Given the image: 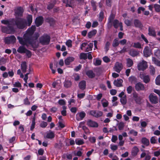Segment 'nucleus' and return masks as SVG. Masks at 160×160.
Instances as JSON below:
<instances>
[{"label":"nucleus","instance_id":"obj_1","mask_svg":"<svg viewBox=\"0 0 160 160\" xmlns=\"http://www.w3.org/2000/svg\"><path fill=\"white\" fill-rule=\"evenodd\" d=\"M2 23L8 25L5 26H1V31L5 33L12 34L15 32V30L12 25H15L19 29H24L27 26V22L22 18H10L8 20H2L1 21Z\"/></svg>","mask_w":160,"mask_h":160},{"label":"nucleus","instance_id":"obj_2","mask_svg":"<svg viewBox=\"0 0 160 160\" xmlns=\"http://www.w3.org/2000/svg\"><path fill=\"white\" fill-rule=\"evenodd\" d=\"M36 29V26L32 25L27 29L26 32L24 34L23 38L18 37L17 38L19 43L22 45H26L27 46H28V44H29L34 48H38V44L37 40L39 36L38 35H33Z\"/></svg>","mask_w":160,"mask_h":160},{"label":"nucleus","instance_id":"obj_3","mask_svg":"<svg viewBox=\"0 0 160 160\" xmlns=\"http://www.w3.org/2000/svg\"><path fill=\"white\" fill-rule=\"evenodd\" d=\"M50 36L47 34H44L39 38V42L42 45H48L50 41Z\"/></svg>","mask_w":160,"mask_h":160},{"label":"nucleus","instance_id":"obj_4","mask_svg":"<svg viewBox=\"0 0 160 160\" xmlns=\"http://www.w3.org/2000/svg\"><path fill=\"white\" fill-rule=\"evenodd\" d=\"M14 15L16 17H22L23 16L24 10L21 6H18L14 10Z\"/></svg>","mask_w":160,"mask_h":160},{"label":"nucleus","instance_id":"obj_5","mask_svg":"<svg viewBox=\"0 0 160 160\" xmlns=\"http://www.w3.org/2000/svg\"><path fill=\"white\" fill-rule=\"evenodd\" d=\"M148 66L147 62L143 60L138 63V68L139 71H144L147 68Z\"/></svg>","mask_w":160,"mask_h":160},{"label":"nucleus","instance_id":"obj_6","mask_svg":"<svg viewBox=\"0 0 160 160\" xmlns=\"http://www.w3.org/2000/svg\"><path fill=\"white\" fill-rule=\"evenodd\" d=\"M90 114L96 118H99L102 115L103 113L100 111L92 110L90 112Z\"/></svg>","mask_w":160,"mask_h":160},{"label":"nucleus","instance_id":"obj_7","mask_svg":"<svg viewBox=\"0 0 160 160\" xmlns=\"http://www.w3.org/2000/svg\"><path fill=\"white\" fill-rule=\"evenodd\" d=\"M44 18L42 16H39L36 18L35 21V24L37 27L41 26L43 23Z\"/></svg>","mask_w":160,"mask_h":160},{"label":"nucleus","instance_id":"obj_8","mask_svg":"<svg viewBox=\"0 0 160 160\" xmlns=\"http://www.w3.org/2000/svg\"><path fill=\"white\" fill-rule=\"evenodd\" d=\"M149 98L152 104H156L158 102V97L154 93L150 94L149 95Z\"/></svg>","mask_w":160,"mask_h":160},{"label":"nucleus","instance_id":"obj_9","mask_svg":"<svg viewBox=\"0 0 160 160\" xmlns=\"http://www.w3.org/2000/svg\"><path fill=\"white\" fill-rule=\"evenodd\" d=\"M135 90L137 91H144L145 90L144 84L140 82H137L135 84Z\"/></svg>","mask_w":160,"mask_h":160},{"label":"nucleus","instance_id":"obj_10","mask_svg":"<svg viewBox=\"0 0 160 160\" xmlns=\"http://www.w3.org/2000/svg\"><path fill=\"white\" fill-rule=\"evenodd\" d=\"M5 41V43L8 44L14 43L16 42V38L14 35H12L10 37H6Z\"/></svg>","mask_w":160,"mask_h":160},{"label":"nucleus","instance_id":"obj_11","mask_svg":"<svg viewBox=\"0 0 160 160\" xmlns=\"http://www.w3.org/2000/svg\"><path fill=\"white\" fill-rule=\"evenodd\" d=\"M139 77L143 80V82L145 83H148L150 80L149 76L148 75H145L144 73L140 74Z\"/></svg>","mask_w":160,"mask_h":160},{"label":"nucleus","instance_id":"obj_12","mask_svg":"<svg viewBox=\"0 0 160 160\" xmlns=\"http://www.w3.org/2000/svg\"><path fill=\"white\" fill-rule=\"evenodd\" d=\"M86 115V113L84 111L78 112L76 115V118L77 121L82 120Z\"/></svg>","mask_w":160,"mask_h":160},{"label":"nucleus","instance_id":"obj_13","mask_svg":"<svg viewBox=\"0 0 160 160\" xmlns=\"http://www.w3.org/2000/svg\"><path fill=\"white\" fill-rule=\"evenodd\" d=\"M152 50L148 46L146 47L143 50V54L146 57H148L152 54Z\"/></svg>","mask_w":160,"mask_h":160},{"label":"nucleus","instance_id":"obj_14","mask_svg":"<svg viewBox=\"0 0 160 160\" xmlns=\"http://www.w3.org/2000/svg\"><path fill=\"white\" fill-rule=\"evenodd\" d=\"M115 18V15L114 14L111 13L108 19V28H110L112 26V22L114 20Z\"/></svg>","mask_w":160,"mask_h":160},{"label":"nucleus","instance_id":"obj_15","mask_svg":"<svg viewBox=\"0 0 160 160\" xmlns=\"http://www.w3.org/2000/svg\"><path fill=\"white\" fill-rule=\"evenodd\" d=\"M148 35L150 36L155 37L156 36L155 28L153 27L149 26L148 28Z\"/></svg>","mask_w":160,"mask_h":160},{"label":"nucleus","instance_id":"obj_16","mask_svg":"<svg viewBox=\"0 0 160 160\" xmlns=\"http://www.w3.org/2000/svg\"><path fill=\"white\" fill-rule=\"evenodd\" d=\"M87 125L90 127L97 128L98 127V124L96 122L91 120H89L87 122Z\"/></svg>","mask_w":160,"mask_h":160},{"label":"nucleus","instance_id":"obj_17","mask_svg":"<svg viewBox=\"0 0 160 160\" xmlns=\"http://www.w3.org/2000/svg\"><path fill=\"white\" fill-rule=\"evenodd\" d=\"M134 24L136 28H141L143 27V25L141 22L138 19H135L134 20Z\"/></svg>","mask_w":160,"mask_h":160},{"label":"nucleus","instance_id":"obj_18","mask_svg":"<svg viewBox=\"0 0 160 160\" xmlns=\"http://www.w3.org/2000/svg\"><path fill=\"white\" fill-rule=\"evenodd\" d=\"M75 58L72 57H67L64 60L65 63L66 65H69L70 63L73 62Z\"/></svg>","mask_w":160,"mask_h":160},{"label":"nucleus","instance_id":"obj_19","mask_svg":"<svg viewBox=\"0 0 160 160\" xmlns=\"http://www.w3.org/2000/svg\"><path fill=\"white\" fill-rule=\"evenodd\" d=\"M139 149L137 146H134L132 149L131 151V155L133 157L136 156L138 152Z\"/></svg>","mask_w":160,"mask_h":160},{"label":"nucleus","instance_id":"obj_20","mask_svg":"<svg viewBox=\"0 0 160 160\" xmlns=\"http://www.w3.org/2000/svg\"><path fill=\"white\" fill-rule=\"evenodd\" d=\"M79 88L82 90L85 89L86 87V82L85 80H82L80 81L78 84Z\"/></svg>","mask_w":160,"mask_h":160},{"label":"nucleus","instance_id":"obj_21","mask_svg":"<svg viewBox=\"0 0 160 160\" xmlns=\"http://www.w3.org/2000/svg\"><path fill=\"white\" fill-rule=\"evenodd\" d=\"M86 75L90 78H94L95 76V74L92 70H88L86 72Z\"/></svg>","mask_w":160,"mask_h":160},{"label":"nucleus","instance_id":"obj_22","mask_svg":"<svg viewBox=\"0 0 160 160\" xmlns=\"http://www.w3.org/2000/svg\"><path fill=\"white\" fill-rule=\"evenodd\" d=\"M24 46L26 45H22V46H19L17 49V52L20 53H25L26 52V50H27V49L24 47Z\"/></svg>","mask_w":160,"mask_h":160},{"label":"nucleus","instance_id":"obj_23","mask_svg":"<svg viewBox=\"0 0 160 160\" xmlns=\"http://www.w3.org/2000/svg\"><path fill=\"white\" fill-rule=\"evenodd\" d=\"M21 69L23 73H25L27 71V62L25 61L22 62L21 65Z\"/></svg>","mask_w":160,"mask_h":160},{"label":"nucleus","instance_id":"obj_24","mask_svg":"<svg viewBox=\"0 0 160 160\" xmlns=\"http://www.w3.org/2000/svg\"><path fill=\"white\" fill-rule=\"evenodd\" d=\"M27 25L29 26L31 25L32 21V16L31 15H28L27 17Z\"/></svg>","mask_w":160,"mask_h":160},{"label":"nucleus","instance_id":"obj_25","mask_svg":"<svg viewBox=\"0 0 160 160\" xmlns=\"http://www.w3.org/2000/svg\"><path fill=\"white\" fill-rule=\"evenodd\" d=\"M141 142L142 144L146 146H149L150 143L149 140L145 137L142 138Z\"/></svg>","mask_w":160,"mask_h":160},{"label":"nucleus","instance_id":"obj_26","mask_svg":"<svg viewBox=\"0 0 160 160\" xmlns=\"http://www.w3.org/2000/svg\"><path fill=\"white\" fill-rule=\"evenodd\" d=\"M55 137V134L52 131H50L48 132L47 133L46 138L48 139H52Z\"/></svg>","mask_w":160,"mask_h":160},{"label":"nucleus","instance_id":"obj_27","mask_svg":"<svg viewBox=\"0 0 160 160\" xmlns=\"http://www.w3.org/2000/svg\"><path fill=\"white\" fill-rule=\"evenodd\" d=\"M129 81L131 83L136 84L138 82L137 78L134 76H131L129 77Z\"/></svg>","mask_w":160,"mask_h":160},{"label":"nucleus","instance_id":"obj_28","mask_svg":"<svg viewBox=\"0 0 160 160\" xmlns=\"http://www.w3.org/2000/svg\"><path fill=\"white\" fill-rule=\"evenodd\" d=\"M72 85V82L70 81L65 80L64 82V86L66 88H70Z\"/></svg>","mask_w":160,"mask_h":160},{"label":"nucleus","instance_id":"obj_29","mask_svg":"<svg viewBox=\"0 0 160 160\" xmlns=\"http://www.w3.org/2000/svg\"><path fill=\"white\" fill-rule=\"evenodd\" d=\"M97 32V31L96 29H93L89 32L88 33V36L89 38H91L92 37L96 35Z\"/></svg>","mask_w":160,"mask_h":160},{"label":"nucleus","instance_id":"obj_30","mask_svg":"<svg viewBox=\"0 0 160 160\" xmlns=\"http://www.w3.org/2000/svg\"><path fill=\"white\" fill-rule=\"evenodd\" d=\"M114 70L117 72H120V64L118 62H117L114 67Z\"/></svg>","mask_w":160,"mask_h":160},{"label":"nucleus","instance_id":"obj_31","mask_svg":"<svg viewBox=\"0 0 160 160\" xmlns=\"http://www.w3.org/2000/svg\"><path fill=\"white\" fill-rule=\"evenodd\" d=\"M87 53L82 52L80 54L79 58L80 59L86 60L87 58Z\"/></svg>","mask_w":160,"mask_h":160},{"label":"nucleus","instance_id":"obj_32","mask_svg":"<svg viewBox=\"0 0 160 160\" xmlns=\"http://www.w3.org/2000/svg\"><path fill=\"white\" fill-rule=\"evenodd\" d=\"M62 110L61 111V114L63 116H66L67 115V107L65 106H62Z\"/></svg>","mask_w":160,"mask_h":160},{"label":"nucleus","instance_id":"obj_33","mask_svg":"<svg viewBox=\"0 0 160 160\" xmlns=\"http://www.w3.org/2000/svg\"><path fill=\"white\" fill-rule=\"evenodd\" d=\"M152 60L154 63L157 66L160 67V61L158 60L156 58L152 57Z\"/></svg>","mask_w":160,"mask_h":160},{"label":"nucleus","instance_id":"obj_34","mask_svg":"<svg viewBox=\"0 0 160 160\" xmlns=\"http://www.w3.org/2000/svg\"><path fill=\"white\" fill-rule=\"evenodd\" d=\"M35 115L34 114V116L32 118V123L30 128V130L32 131L35 128Z\"/></svg>","mask_w":160,"mask_h":160},{"label":"nucleus","instance_id":"obj_35","mask_svg":"<svg viewBox=\"0 0 160 160\" xmlns=\"http://www.w3.org/2000/svg\"><path fill=\"white\" fill-rule=\"evenodd\" d=\"M119 24V22L117 19H115L112 22V25H113L114 28H118Z\"/></svg>","mask_w":160,"mask_h":160},{"label":"nucleus","instance_id":"obj_36","mask_svg":"<svg viewBox=\"0 0 160 160\" xmlns=\"http://www.w3.org/2000/svg\"><path fill=\"white\" fill-rule=\"evenodd\" d=\"M118 40V38H116L114 40L112 43V46L113 47H116L119 45L120 41H119Z\"/></svg>","mask_w":160,"mask_h":160},{"label":"nucleus","instance_id":"obj_37","mask_svg":"<svg viewBox=\"0 0 160 160\" xmlns=\"http://www.w3.org/2000/svg\"><path fill=\"white\" fill-rule=\"evenodd\" d=\"M129 54L131 56L134 57L137 56L139 54V52L137 51L132 50L130 51Z\"/></svg>","mask_w":160,"mask_h":160},{"label":"nucleus","instance_id":"obj_38","mask_svg":"<svg viewBox=\"0 0 160 160\" xmlns=\"http://www.w3.org/2000/svg\"><path fill=\"white\" fill-rule=\"evenodd\" d=\"M133 64V62L132 60L128 58L127 59V66L128 67H131Z\"/></svg>","mask_w":160,"mask_h":160},{"label":"nucleus","instance_id":"obj_39","mask_svg":"<svg viewBox=\"0 0 160 160\" xmlns=\"http://www.w3.org/2000/svg\"><path fill=\"white\" fill-rule=\"evenodd\" d=\"M154 8L155 11L157 12H160V5L157 4H155L154 5Z\"/></svg>","mask_w":160,"mask_h":160},{"label":"nucleus","instance_id":"obj_40","mask_svg":"<svg viewBox=\"0 0 160 160\" xmlns=\"http://www.w3.org/2000/svg\"><path fill=\"white\" fill-rule=\"evenodd\" d=\"M133 47L135 48H142L141 44L139 42L134 43Z\"/></svg>","mask_w":160,"mask_h":160},{"label":"nucleus","instance_id":"obj_41","mask_svg":"<svg viewBox=\"0 0 160 160\" xmlns=\"http://www.w3.org/2000/svg\"><path fill=\"white\" fill-rule=\"evenodd\" d=\"M113 84L117 87H120V78L115 80L114 81Z\"/></svg>","mask_w":160,"mask_h":160},{"label":"nucleus","instance_id":"obj_42","mask_svg":"<svg viewBox=\"0 0 160 160\" xmlns=\"http://www.w3.org/2000/svg\"><path fill=\"white\" fill-rule=\"evenodd\" d=\"M121 102L123 104L125 105L127 102L126 96V95L121 98Z\"/></svg>","mask_w":160,"mask_h":160},{"label":"nucleus","instance_id":"obj_43","mask_svg":"<svg viewBox=\"0 0 160 160\" xmlns=\"http://www.w3.org/2000/svg\"><path fill=\"white\" fill-rule=\"evenodd\" d=\"M58 104L61 106H65L66 104V101L64 99H60L58 102Z\"/></svg>","mask_w":160,"mask_h":160},{"label":"nucleus","instance_id":"obj_44","mask_svg":"<svg viewBox=\"0 0 160 160\" xmlns=\"http://www.w3.org/2000/svg\"><path fill=\"white\" fill-rule=\"evenodd\" d=\"M150 73L151 75H153L155 72V69L153 66H151L150 67Z\"/></svg>","mask_w":160,"mask_h":160},{"label":"nucleus","instance_id":"obj_45","mask_svg":"<svg viewBox=\"0 0 160 160\" xmlns=\"http://www.w3.org/2000/svg\"><path fill=\"white\" fill-rule=\"evenodd\" d=\"M91 5L92 7L93 10L94 11H95L97 9V7L96 5V2L93 0H92L91 2Z\"/></svg>","mask_w":160,"mask_h":160},{"label":"nucleus","instance_id":"obj_46","mask_svg":"<svg viewBox=\"0 0 160 160\" xmlns=\"http://www.w3.org/2000/svg\"><path fill=\"white\" fill-rule=\"evenodd\" d=\"M154 55L157 58L160 59V50L159 49L157 50L154 52Z\"/></svg>","mask_w":160,"mask_h":160},{"label":"nucleus","instance_id":"obj_47","mask_svg":"<svg viewBox=\"0 0 160 160\" xmlns=\"http://www.w3.org/2000/svg\"><path fill=\"white\" fill-rule=\"evenodd\" d=\"M75 142L76 144L79 145H82L84 143L83 140L81 139H76L75 140Z\"/></svg>","mask_w":160,"mask_h":160},{"label":"nucleus","instance_id":"obj_48","mask_svg":"<svg viewBox=\"0 0 160 160\" xmlns=\"http://www.w3.org/2000/svg\"><path fill=\"white\" fill-rule=\"evenodd\" d=\"M156 137L155 136L152 137L150 139V142L152 144H155L157 143V140L156 138Z\"/></svg>","mask_w":160,"mask_h":160},{"label":"nucleus","instance_id":"obj_49","mask_svg":"<svg viewBox=\"0 0 160 160\" xmlns=\"http://www.w3.org/2000/svg\"><path fill=\"white\" fill-rule=\"evenodd\" d=\"M13 86L15 87L21 88L22 87V85L19 81H17L13 84Z\"/></svg>","mask_w":160,"mask_h":160},{"label":"nucleus","instance_id":"obj_50","mask_svg":"<svg viewBox=\"0 0 160 160\" xmlns=\"http://www.w3.org/2000/svg\"><path fill=\"white\" fill-rule=\"evenodd\" d=\"M48 124V123L47 122L42 121L40 124V126L41 128H45L47 126Z\"/></svg>","mask_w":160,"mask_h":160},{"label":"nucleus","instance_id":"obj_51","mask_svg":"<svg viewBox=\"0 0 160 160\" xmlns=\"http://www.w3.org/2000/svg\"><path fill=\"white\" fill-rule=\"evenodd\" d=\"M46 21L48 23L53 22L54 21L53 18L51 17H48L45 19Z\"/></svg>","mask_w":160,"mask_h":160},{"label":"nucleus","instance_id":"obj_52","mask_svg":"<svg viewBox=\"0 0 160 160\" xmlns=\"http://www.w3.org/2000/svg\"><path fill=\"white\" fill-rule=\"evenodd\" d=\"M103 16H104L103 12L102 10H101L100 11V12L99 14V20H100L101 21H102L104 18Z\"/></svg>","mask_w":160,"mask_h":160},{"label":"nucleus","instance_id":"obj_53","mask_svg":"<svg viewBox=\"0 0 160 160\" xmlns=\"http://www.w3.org/2000/svg\"><path fill=\"white\" fill-rule=\"evenodd\" d=\"M72 41L70 39L68 40L66 42V45L68 47H72Z\"/></svg>","mask_w":160,"mask_h":160},{"label":"nucleus","instance_id":"obj_54","mask_svg":"<svg viewBox=\"0 0 160 160\" xmlns=\"http://www.w3.org/2000/svg\"><path fill=\"white\" fill-rule=\"evenodd\" d=\"M55 4V2L49 4L47 6V9L49 10L52 9L54 7Z\"/></svg>","mask_w":160,"mask_h":160},{"label":"nucleus","instance_id":"obj_55","mask_svg":"<svg viewBox=\"0 0 160 160\" xmlns=\"http://www.w3.org/2000/svg\"><path fill=\"white\" fill-rule=\"evenodd\" d=\"M124 23L128 26H131L132 24L131 21L128 19H125Z\"/></svg>","mask_w":160,"mask_h":160},{"label":"nucleus","instance_id":"obj_56","mask_svg":"<svg viewBox=\"0 0 160 160\" xmlns=\"http://www.w3.org/2000/svg\"><path fill=\"white\" fill-rule=\"evenodd\" d=\"M110 45V43L109 42H107L105 44V48H104V49L105 50V51H106V52H108V50L109 49V47Z\"/></svg>","mask_w":160,"mask_h":160},{"label":"nucleus","instance_id":"obj_57","mask_svg":"<svg viewBox=\"0 0 160 160\" xmlns=\"http://www.w3.org/2000/svg\"><path fill=\"white\" fill-rule=\"evenodd\" d=\"M155 83L156 85H160V75L156 78L155 80Z\"/></svg>","mask_w":160,"mask_h":160},{"label":"nucleus","instance_id":"obj_58","mask_svg":"<svg viewBox=\"0 0 160 160\" xmlns=\"http://www.w3.org/2000/svg\"><path fill=\"white\" fill-rule=\"evenodd\" d=\"M102 61L101 60L97 59L95 62L94 63V64L96 66H98L100 65L101 64Z\"/></svg>","mask_w":160,"mask_h":160},{"label":"nucleus","instance_id":"obj_59","mask_svg":"<svg viewBox=\"0 0 160 160\" xmlns=\"http://www.w3.org/2000/svg\"><path fill=\"white\" fill-rule=\"evenodd\" d=\"M23 101L24 104L25 105H29L30 104V102L29 101L27 97L24 99Z\"/></svg>","mask_w":160,"mask_h":160},{"label":"nucleus","instance_id":"obj_60","mask_svg":"<svg viewBox=\"0 0 160 160\" xmlns=\"http://www.w3.org/2000/svg\"><path fill=\"white\" fill-rule=\"evenodd\" d=\"M73 77H74V80L75 81H78L80 79V76L78 73H75L73 75Z\"/></svg>","mask_w":160,"mask_h":160},{"label":"nucleus","instance_id":"obj_61","mask_svg":"<svg viewBox=\"0 0 160 160\" xmlns=\"http://www.w3.org/2000/svg\"><path fill=\"white\" fill-rule=\"evenodd\" d=\"M145 10V8L142 7H139L138 9V13L140 14L141 13V11L144 12Z\"/></svg>","mask_w":160,"mask_h":160},{"label":"nucleus","instance_id":"obj_62","mask_svg":"<svg viewBox=\"0 0 160 160\" xmlns=\"http://www.w3.org/2000/svg\"><path fill=\"white\" fill-rule=\"evenodd\" d=\"M154 156L156 157H158L160 156V149H159L158 151H155L153 152Z\"/></svg>","mask_w":160,"mask_h":160},{"label":"nucleus","instance_id":"obj_63","mask_svg":"<svg viewBox=\"0 0 160 160\" xmlns=\"http://www.w3.org/2000/svg\"><path fill=\"white\" fill-rule=\"evenodd\" d=\"M132 86H130L127 88V90L128 93L130 94L132 92Z\"/></svg>","mask_w":160,"mask_h":160},{"label":"nucleus","instance_id":"obj_64","mask_svg":"<svg viewBox=\"0 0 160 160\" xmlns=\"http://www.w3.org/2000/svg\"><path fill=\"white\" fill-rule=\"evenodd\" d=\"M141 38L145 41L146 44H148V40L143 34H142L141 35Z\"/></svg>","mask_w":160,"mask_h":160}]
</instances>
